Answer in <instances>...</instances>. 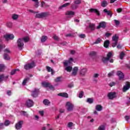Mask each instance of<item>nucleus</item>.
I'll return each mask as SVG.
<instances>
[{
  "mask_svg": "<svg viewBox=\"0 0 130 130\" xmlns=\"http://www.w3.org/2000/svg\"><path fill=\"white\" fill-rule=\"evenodd\" d=\"M83 96H84V91H81L79 93V98H83Z\"/></svg>",
  "mask_w": 130,
  "mask_h": 130,
  "instance_id": "obj_48",
  "label": "nucleus"
},
{
  "mask_svg": "<svg viewBox=\"0 0 130 130\" xmlns=\"http://www.w3.org/2000/svg\"><path fill=\"white\" fill-rule=\"evenodd\" d=\"M106 27V22L104 21H102L100 23L99 26L97 27V29H100V28H103L104 29Z\"/></svg>",
  "mask_w": 130,
  "mask_h": 130,
  "instance_id": "obj_13",
  "label": "nucleus"
},
{
  "mask_svg": "<svg viewBox=\"0 0 130 130\" xmlns=\"http://www.w3.org/2000/svg\"><path fill=\"white\" fill-rule=\"evenodd\" d=\"M22 124H23V121H19L15 125V128L16 129H21L22 128Z\"/></svg>",
  "mask_w": 130,
  "mask_h": 130,
  "instance_id": "obj_12",
  "label": "nucleus"
},
{
  "mask_svg": "<svg viewBox=\"0 0 130 130\" xmlns=\"http://www.w3.org/2000/svg\"><path fill=\"white\" fill-rule=\"evenodd\" d=\"M111 35V34H110L109 32H107L106 34V37H109V36H110Z\"/></svg>",
  "mask_w": 130,
  "mask_h": 130,
  "instance_id": "obj_63",
  "label": "nucleus"
},
{
  "mask_svg": "<svg viewBox=\"0 0 130 130\" xmlns=\"http://www.w3.org/2000/svg\"><path fill=\"white\" fill-rule=\"evenodd\" d=\"M42 85L45 88H50L51 90L54 88L53 87V86L49 83V82H43L42 83Z\"/></svg>",
  "mask_w": 130,
  "mask_h": 130,
  "instance_id": "obj_6",
  "label": "nucleus"
},
{
  "mask_svg": "<svg viewBox=\"0 0 130 130\" xmlns=\"http://www.w3.org/2000/svg\"><path fill=\"white\" fill-rule=\"evenodd\" d=\"M81 3H82L81 0H76L74 2V4H75V5H80Z\"/></svg>",
  "mask_w": 130,
  "mask_h": 130,
  "instance_id": "obj_50",
  "label": "nucleus"
},
{
  "mask_svg": "<svg viewBox=\"0 0 130 130\" xmlns=\"http://www.w3.org/2000/svg\"><path fill=\"white\" fill-rule=\"evenodd\" d=\"M10 122L9 120H6L4 123V125H5L6 126H8V125H10Z\"/></svg>",
  "mask_w": 130,
  "mask_h": 130,
  "instance_id": "obj_49",
  "label": "nucleus"
},
{
  "mask_svg": "<svg viewBox=\"0 0 130 130\" xmlns=\"http://www.w3.org/2000/svg\"><path fill=\"white\" fill-rule=\"evenodd\" d=\"M11 18L12 20H14V21H17L18 19H19V15L16 14H13L11 16Z\"/></svg>",
  "mask_w": 130,
  "mask_h": 130,
  "instance_id": "obj_20",
  "label": "nucleus"
},
{
  "mask_svg": "<svg viewBox=\"0 0 130 130\" xmlns=\"http://www.w3.org/2000/svg\"><path fill=\"white\" fill-rule=\"evenodd\" d=\"M124 55H125L124 53L123 52H121V53L120 54V58L121 59H123V57H124Z\"/></svg>",
  "mask_w": 130,
  "mask_h": 130,
  "instance_id": "obj_43",
  "label": "nucleus"
},
{
  "mask_svg": "<svg viewBox=\"0 0 130 130\" xmlns=\"http://www.w3.org/2000/svg\"><path fill=\"white\" fill-rule=\"evenodd\" d=\"M68 87L69 88H73V87H74V83H71L70 84L68 85Z\"/></svg>",
  "mask_w": 130,
  "mask_h": 130,
  "instance_id": "obj_57",
  "label": "nucleus"
},
{
  "mask_svg": "<svg viewBox=\"0 0 130 130\" xmlns=\"http://www.w3.org/2000/svg\"><path fill=\"white\" fill-rule=\"evenodd\" d=\"M47 13H38L36 15V18H44L45 17H47Z\"/></svg>",
  "mask_w": 130,
  "mask_h": 130,
  "instance_id": "obj_10",
  "label": "nucleus"
},
{
  "mask_svg": "<svg viewBox=\"0 0 130 130\" xmlns=\"http://www.w3.org/2000/svg\"><path fill=\"white\" fill-rule=\"evenodd\" d=\"M43 103L44 105L48 106L50 104V102L48 100L46 99L43 101Z\"/></svg>",
  "mask_w": 130,
  "mask_h": 130,
  "instance_id": "obj_32",
  "label": "nucleus"
},
{
  "mask_svg": "<svg viewBox=\"0 0 130 130\" xmlns=\"http://www.w3.org/2000/svg\"><path fill=\"white\" fill-rule=\"evenodd\" d=\"M89 28H90L91 30H95V24L93 23H89Z\"/></svg>",
  "mask_w": 130,
  "mask_h": 130,
  "instance_id": "obj_36",
  "label": "nucleus"
},
{
  "mask_svg": "<svg viewBox=\"0 0 130 130\" xmlns=\"http://www.w3.org/2000/svg\"><path fill=\"white\" fill-rule=\"evenodd\" d=\"M6 69V66L3 64H0V72H4Z\"/></svg>",
  "mask_w": 130,
  "mask_h": 130,
  "instance_id": "obj_35",
  "label": "nucleus"
},
{
  "mask_svg": "<svg viewBox=\"0 0 130 130\" xmlns=\"http://www.w3.org/2000/svg\"><path fill=\"white\" fill-rule=\"evenodd\" d=\"M78 70H79V68L78 67H74L72 71V75L73 76H76Z\"/></svg>",
  "mask_w": 130,
  "mask_h": 130,
  "instance_id": "obj_21",
  "label": "nucleus"
},
{
  "mask_svg": "<svg viewBox=\"0 0 130 130\" xmlns=\"http://www.w3.org/2000/svg\"><path fill=\"white\" fill-rule=\"evenodd\" d=\"M29 80L30 78H25L22 82V86H26V84H27V83H28V82H29Z\"/></svg>",
  "mask_w": 130,
  "mask_h": 130,
  "instance_id": "obj_25",
  "label": "nucleus"
},
{
  "mask_svg": "<svg viewBox=\"0 0 130 130\" xmlns=\"http://www.w3.org/2000/svg\"><path fill=\"white\" fill-rule=\"evenodd\" d=\"M47 40V37L46 36H44L42 37L41 40V42H45Z\"/></svg>",
  "mask_w": 130,
  "mask_h": 130,
  "instance_id": "obj_38",
  "label": "nucleus"
},
{
  "mask_svg": "<svg viewBox=\"0 0 130 130\" xmlns=\"http://www.w3.org/2000/svg\"><path fill=\"white\" fill-rule=\"evenodd\" d=\"M101 42V39L99 38L96 40L94 42V44H98L99 43H100Z\"/></svg>",
  "mask_w": 130,
  "mask_h": 130,
  "instance_id": "obj_45",
  "label": "nucleus"
},
{
  "mask_svg": "<svg viewBox=\"0 0 130 130\" xmlns=\"http://www.w3.org/2000/svg\"><path fill=\"white\" fill-rule=\"evenodd\" d=\"M53 38H54V40H56L57 41H58V37H57V36L54 35Z\"/></svg>",
  "mask_w": 130,
  "mask_h": 130,
  "instance_id": "obj_54",
  "label": "nucleus"
},
{
  "mask_svg": "<svg viewBox=\"0 0 130 130\" xmlns=\"http://www.w3.org/2000/svg\"><path fill=\"white\" fill-rule=\"evenodd\" d=\"M58 96H60L61 97H65L66 98H68L69 97V95L66 92L59 93L58 94Z\"/></svg>",
  "mask_w": 130,
  "mask_h": 130,
  "instance_id": "obj_23",
  "label": "nucleus"
},
{
  "mask_svg": "<svg viewBox=\"0 0 130 130\" xmlns=\"http://www.w3.org/2000/svg\"><path fill=\"white\" fill-rule=\"evenodd\" d=\"M104 13H105V14L108 15V16H110V17H111V16H112V15L111 14V12L107 10V9H104Z\"/></svg>",
  "mask_w": 130,
  "mask_h": 130,
  "instance_id": "obj_29",
  "label": "nucleus"
},
{
  "mask_svg": "<svg viewBox=\"0 0 130 130\" xmlns=\"http://www.w3.org/2000/svg\"><path fill=\"white\" fill-rule=\"evenodd\" d=\"M60 77H57L55 79V82H56V83H57L58 82H60Z\"/></svg>",
  "mask_w": 130,
  "mask_h": 130,
  "instance_id": "obj_51",
  "label": "nucleus"
},
{
  "mask_svg": "<svg viewBox=\"0 0 130 130\" xmlns=\"http://www.w3.org/2000/svg\"><path fill=\"white\" fill-rule=\"evenodd\" d=\"M17 72H20V70L19 69H14L11 71L10 75L13 76V75H15V74H17Z\"/></svg>",
  "mask_w": 130,
  "mask_h": 130,
  "instance_id": "obj_28",
  "label": "nucleus"
},
{
  "mask_svg": "<svg viewBox=\"0 0 130 130\" xmlns=\"http://www.w3.org/2000/svg\"><path fill=\"white\" fill-rule=\"evenodd\" d=\"M93 99L88 98L86 102H87V103H89V104H92V103H93Z\"/></svg>",
  "mask_w": 130,
  "mask_h": 130,
  "instance_id": "obj_39",
  "label": "nucleus"
},
{
  "mask_svg": "<svg viewBox=\"0 0 130 130\" xmlns=\"http://www.w3.org/2000/svg\"><path fill=\"white\" fill-rule=\"evenodd\" d=\"M39 92V89H35V90L32 91L31 96L32 97H37L38 96V93Z\"/></svg>",
  "mask_w": 130,
  "mask_h": 130,
  "instance_id": "obj_15",
  "label": "nucleus"
},
{
  "mask_svg": "<svg viewBox=\"0 0 130 130\" xmlns=\"http://www.w3.org/2000/svg\"><path fill=\"white\" fill-rule=\"evenodd\" d=\"M7 26L8 28H12L13 26V23L12 22H9L7 23Z\"/></svg>",
  "mask_w": 130,
  "mask_h": 130,
  "instance_id": "obj_42",
  "label": "nucleus"
},
{
  "mask_svg": "<svg viewBox=\"0 0 130 130\" xmlns=\"http://www.w3.org/2000/svg\"><path fill=\"white\" fill-rule=\"evenodd\" d=\"M73 61H74V59H73V58H70L68 60H66L63 62L64 67H66L65 70L67 72H72V70H73V67L70 66L71 64H72Z\"/></svg>",
  "mask_w": 130,
  "mask_h": 130,
  "instance_id": "obj_1",
  "label": "nucleus"
},
{
  "mask_svg": "<svg viewBox=\"0 0 130 130\" xmlns=\"http://www.w3.org/2000/svg\"><path fill=\"white\" fill-rule=\"evenodd\" d=\"M9 78V76H6L5 77L4 74L0 75V83L1 82H3V81H6Z\"/></svg>",
  "mask_w": 130,
  "mask_h": 130,
  "instance_id": "obj_18",
  "label": "nucleus"
},
{
  "mask_svg": "<svg viewBox=\"0 0 130 130\" xmlns=\"http://www.w3.org/2000/svg\"><path fill=\"white\" fill-rule=\"evenodd\" d=\"M89 12L90 13H95V14H96V15L98 16H99L100 15V14L99 13V11H98V10L96 9H89Z\"/></svg>",
  "mask_w": 130,
  "mask_h": 130,
  "instance_id": "obj_19",
  "label": "nucleus"
},
{
  "mask_svg": "<svg viewBox=\"0 0 130 130\" xmlns=\"http://www.w3.org/2000/svg\"><path fill=\"white\" fill-rule=\"evenodd\" d=\"M4 59H6V60H10V57L9 56V55L7 53H4Z\"/></svg>",
  "mask_w": 130,
  "mask_h": 130,
  "instance_id": "obj_37",
  "label": "nucleus"
},
{
  "mask_svg": "<svg viewBox=\"0 0 130 130\" xmlns=\"http://www.w3.org/2000/svg\"><path fill=\"white\" fill-rule=\"evenodd\" d=\"M52 70V69L49 67H47V71L49 72H50Z\"/></svg>",
  "mask_w": 130,
  "mask_h": 130,
  "instance_id": "obj_56",
  "label": "nucleus"
},
{
  "mask_svg": "<svg viewBox=\"0 0 130 130\" xmlns=\"http://www.w3.org/2000/svg\"><path fill=\"white\" fill-rule=\"evenodd\" d=\"M101 6H102V7H103V8H105L106 7H107V1H103L102 2Z\"/></svg>",
  "mask_w": 130,
  "mask_h": 130,
  "instance_id": "obj_31",
  "label": "nucleus"
},
{
  "mask_svg": "<svg viewBox=\"0 0 130 130\" xmlns=\"http://www.w3.org/2000/svg\"><path fill=\"white\" fill-rule=\"evenodd\" d=\"M115 92H109L108 94L109 99H113V98H115Z\"/></svg>",
  "mask_w": 130,
  "mask_h": 130,
  "instance_id": "obj_17",
  "label": "nucleus"
},
{
  "mask_svg": "<svg viewBox=\"0 0 130 130\" xmlns=\"http://www.w3.org/2000/svg\"><path fill=\"white\" fill-rule=\"evenodd\" d=\"M25 105L27 107H32L34 105V102L32 100H28L26 102Z\"/></svg>",
  "mask_w": 130,
  "mask_h": 130,
  "instance_id": "obj_9",
  "label": "nucleus"
},
{
  "mask_svg": "<svg viewBox=\"0 0 130 130\" xmlns=\"http://www.w3.org/2000/svg\"><path fill=\"white\" fill-rule=\"evenodd\" d=\"M119 38V37H118V35H115L112 37V41H113V43L112 44V47H115L117 45V43H118V39Z\"/></svg>",
  "mask_w": 130,
  "mask_h": 130,
  "instance_id": "obj_3",
  "label": "nucleus"
},
{
  "mask_svg": "<svg viewBox=\"0 0 130 130\" xmlns=\"http://www.w3.org/2000/svg\"><path fill=\"white\" fill-rule=\"evenodd\" d=\"M78 8V6L75 4H73L71 5V8L72 10H76V9Z\"/></svg>",
  "mask_w": 130,
  "mask_h": 130,
  "instance_id": "obj_47",
  "label": "nucleus"
},
{
  "mask_svg": "<svg viewBox=\"0 0 130 130\" xmlns=\"http://www.w3.org/2000/svg\"><path fill=\"white\" fill-rule=\"evenodd\" d=\"M108 77H112L113 76V72H111V73L108 74Z\"/></svg>",
  "mask_w": 130,
  "mask_h": 130,
  "instance_id": "obj_61",
  "label": "nucleus"
},
{
  "mask_svg": "<svg viewBox=\"0 0 130 130\" xmlns=\"http://www.w3.org/2000/svg\"><path fill=\"white\" fill-rule=\"evenodd\" d=\"M115 85V82H111L109 83V86L110 87H113V86H114Z\"/></svg>",
  "mask_w": 130,
  "mask_h": 130,
  "instance_id": "obj_55",
  "label": "nucleus"
},
{
  "mask_svg": "<svg viewBox=\"0 0 130 130\" xmlns=\"http://www.w3.org/2000/svg\"><path fill=\"white\" fill-rule=\"evenodd\" d=\"M95 109L98 111H101V110H102V109H103V107H102V106H101V105H98L96 106Z\"/></svg>",
  "mask_w": 130,
  "mask_h": 130,
  "instance_id": "obj_27",
  "label": "nucleus"
},
{
  "mask_svg": "<svg viewBox=\"0 0 130 130\" xmlns=\"http://www.w3.org/2000/svg\"><path fill=\"white\" fill-rule=\"evenodd\" d=\"M80 38H85L86 37V35L85 34H82L79 35Z\"/></svg>",
  "mask_w": 130,
  "mask_h": 130,
  "instance_id": "obj_58",
  "label": "nucleus"
},
{
  "mask_svg": "<svg viewBox=\"0 0 130 130\" xmlns=\"http://www.w3.org/2000/svg\"><path fill=\"white\" fill-rule=\"evenodd\" d=\"M98 130H105V126H104V125L100 126Z\"/></svg>",
  "mask_w": 130,
  "mask_h": 130,
  "instance_id": "obj_46",
  "label": "nucleus"
},
{
  "mask_svg": "<svg viewBox=\"0 0 130 130\" xmlns=\"http://www.w3.org/2000/svg\"><path fill=\"white\" fill-rule=\"evenodd\" d=\"M73 125H74V123L72 122H70L68 123L67 126H68V127H69V128H72Z\"/></svg>",
  "mask_w": 130,
  "mask_h": 130,
  "instance_id": "obj_40",
  "label": "nucleus"
},
{
  "mask_svg": "<svg viewBox=\"0 0 130 130\" xmlns=\"http://www.w3.org/2000/svg\"><path fill=\"white\" fill-rule=\"evenodd\" d=\"M4 38L6 39V41H8L10 39L13 40L15 38V36L13 34H6L4 36Z\"/></svg>",
  "mask_w": 130,
  "mask_h": 130,
  "instance_id": "obj_8",
  "label": "nucleus"
},
{
  "mask_svg": "<svg viewBox=\"0 0 130 130\" xmlns=\"http://www.w3.org/2000/svg\"><path fill=\"white\" fill-rule=\"evenodd\" d=\"M39 113L41 115V116H43L44 115V112L43 111H39Z\"/></svg>",
  "mask_w": 130,
  "mask_h": 130,
  "instance_id": "obj_53",
  "label": "nucleus"
},
{
  "mask_svg": "<svg viewBox=\"0 0 130 130\" xmlns=\"http://www.w3.org/2000/svg\"><path fill=\"white\" fill-rule=\"evenodd\" d=\"M4 52L5 53H11V50H10V48H7L4 50Z\"/></svg>",
  "mask_w": 130,
  "mask_h": 130,
  "instance_id": "obj_41",
  "label": "nucleus"
},
{
  "mask_svg": "<svg viewBox=\"0 0 130 130\" xmlns=\"http://www.w3.org/2000/svg\"><path fill=\"white\" fill-rule=\"evenodd\" d=\"M5 127V124L4 123H0V129H3Z\"/></svg>",
  "mask_w": 130,
  "mask_h": 130,
  "instance_id": "obj_52",
  "label": "nucleus"
},
{
  "mask_svg": "<svg viewBox=\"0 0 130 130\" xmlns=\"http://www.w3.org/2000/svg\"><path fill=\"white\" fill-rule=\"evenodd\" d=\"M35 67V63L34 61H31V63H29L27 64L24 66V68L25 70H30Z\"/></svg>",
  "mask_w": 130,
  "mask_h": 130,
  "instance_id": "obj_5",
  "label": "nucleus"
},
{
  "mask_svg": "<svg viewBox=\"0 0 130 130\" xmlns=\"http://www.w3.org/2000/svg\"><path fill=\"white\" fill-rule=\"evenodd\" d=\"M130 88V84L129 82H126L125 86H123V92H126L128 89Z\"/></svg>",
  "mask_w": 130,
  "mask_h": 130,
  "instance_id": "obj_14",
  "label": "nucleus"
},
{
  "mask_svg": "<svg viewBox=\"0 0 130 130\" xmlns=\"http://www.w3.org/2000/svg\"><path fill=\"white\" fill-rule=\"evenodd\" d=\"M75 12L72 11H68L66 12L65 15L66 16H69V18H73V16H75Z\"/></svg>",
  "mask_w": 130,
  "mask_h": 130,
  "instance_id": "obj_11",
  "label": "nucleus"
},
{
  "mask_svg": "<svg viewBox=\"0 0 130 130\" xmlns=\"http://www.w3.org/2000/svg\"><path fill=\"white\" fill-rule=\"evenodd\" d=\"M109 43H110L109 41L108 40L106 41L104 44V47H105L106 48H107V47L109 46Z\"/></svg>",
  "mask_w": 130,
  "mask_h": 130,
  "instance_id": "obj_33",
  "label": "nucleus"
},
{
  "mask_svg": "<svg viewBox=\"0 0 130 130\" xmlns=\"http://www.w3.org/2000/svg\"><path fill=\"white\" fill-rule=\"evenodd\" d=\"M68 6H70V3H66L63 4L62 6L59 7V10H62V8H66L68 7Z\"/></svg>",
  "mask_w": 130,
  "mask_h": 130,
  "instance_id": "obj_26",
  "label": "nucleus"
},
{
  "mask_svg": "<svg viewBox=\"0 0 130 130\" xmlns=\"http://www.w3.org/2000/svg\"><path fill=\"white\" fill-rule=\"evenodd\" d=\"M5 47H6V45L3 44V42H2V41H0V52H1Z\"/></svg>",
  "mask_w": 130,
  "mask_h": 130,
  "instance_id": "obj_30",
  "label": "nucleus"
},
{
  "mask_svg": "<svg viewBox=\"0 0 130 130\" xmlns=\"http://www.w3.org/2000/svg\"><path fill=\"white\" fill-rule=\"evenodd\" d=\"M125 119L126 121H128L129 120V116H126L125 117Z\"/></svg>",
  "mask_w": 130,
  "mask_h": 130,
  "instance_id": "obj_59",
  "label": "nucleus"
},
{
  "mask_svg": "<svg viewBox=\"0 0 130 130\" xmlns=\"http://www.w3.org/2000/svg\"><path fill=\"white\" fill-rule=\"evenodd\" d=\"M96 54V53L95 51H91L89 53L90 56H95Z\"/></svg>",
  "mask_w": 130,
  "mask_h": 130,
  "instance_id": "obj_44",
  "label": "nucleus"
},
{
  "mask_svg": "<svg viewBox=\"0 0 130 130\" xmlns=\"http://www.w3.org/2000/svg\"><path fill=\"white\" fill-rule=\"evenodd\" d=\"M99 77V74L98 73H95L93 75V82H95V83H97L98 82V80L96 79Z\"/></svg>",
  "mask_w": 130,
  "mask_h": 130,
  "instance_id": "obj_24",
  "label": "nucleus"
},
{
  "mask_svg": "<svg viewBox=\"0 0 130 130\" xmlns=\"http://www.w3.org/2000/svg\"><path fill=\"white\" fill-rule=\"evenodd\" d=\"M66 107L68 111H72L74 108V104H72L71 102H67Z\"/></svg>",
  "mask_w": 130,
  "mask_h": 130,
  "instance_id": "obj_7",
  "label": "nucleus"
},
{
  "mask_svg": "<svg viewBox=\"0 0 130 130\" xmlns=\"http://www.w3.org/2000/svg\"><path fill=\"white\" fill-rule=\"evenodd\" d=\"M117 75L118 77H119V80H121L122 79H123L124 78V75H123V73L121 72V71H118L117 72Z\"/></svg>",
  "mask_w": 130,
  "mask_h": 130,
  "instance_id": "obj_16",
  "label": "nucleus"
},
{
  "mask_svg": "<svg viewBox=\"0 0 130 130\" xmlns=\"http://www.w3.org/2000/svg\"><path fill=\"white\" fill-rule=\"evenodd\" d=\"M41 7L42 8H43V7H45V3H44V2H42V3H41Z\"/></svg>",
  "mask_w": 130,
  "mask_h": 130,
  "instance_id": "obj_64",
  "label": "nucleus"
},
{
  "mask_svg": "<svg viewBox=\"0 0 130 130\" xmlns=\"http://www.w3.org/2000/svg\"><path fill=\"white\" fill-rule=\"evenodd\" d=\"M114 22L116 25H119V21L117 20H114Z\"/></svg>",
  "mask_w": 130,
  "mask_h": 130,
  "instance_id": "obj_62",
  "label": "nucleus"
},
{
  "mask_svg": "<svg viewBox=\"0 0 130 130\" xmlns=\"http://www.w3.org/2000/svg\"><path fill=\"white\" fill-rule=\"evenodd\" d=\"M32 2H34L35 5V7L36 8H38L39 7V2H38V0H31Z\"/></svg>",
  "mask_w": 130,
  "mask_h": 130,
  "instance_id": "obj_34",
  "label": "nucleus"
},
{
  "mask_svg": "<svg viewBox=\"0 0 130 130\" xmlns=\"http://www.w3.org/2000/svg\"><path fill=\"white\" fill-rule=\"evenodd\" d=\"M113 56V54H112V52H109L107 55V57H103L102 58V60L104 63L107 62V61H108V60H109V59H110V58Z\"/></svg>",
  "mask_w": 130,
  "mask_h": 130,
  "instance_id": "obj_4",
  "label": "nucleus"
},
{
  "mask_svg": "<svg viewBox=\"0 0 130 130\" xmlns=\"http://www.w3.org/2000/svg\"><path fill=\"white\" fill-rule=\"evenodd\" d=\"M117 13H121V12H122V9H121V8L117 9Z\"/></svg>",
  "mask_w": 130,
  "mask_h": 130,
  "instance_id": "obj_60",
  "label": "nucleus"
},
{
  "mask_svg": "<svg viewBox=\"0 0 130 130\" xmlns=\"http://www.w3.org/2000/svg\"><path fill=\"white\" fill-rule=\"evenodd\" d=\"M28 41H29V37H25L22 39H18L17 40V46L19 49L22 50L24 47V42H28Z\"/></svg>",
  "mask_w": 130,
  "mask_h": 130,
  "instance_id": "obj_2",
  "label": "nucleus"
},
{
  "mask_svg": "<svg viewBox=\"0 0 130 130\" xmlns=\"http://www.w3.org/2000/svg\"><path fill=\"white\" fill-rule=\"evenodd\" d=\"M86 73H87V69L84 68L80 71V74L81 76H85V75H86Z\"/></svg>",
  "mask_w": 130,
  "mask_h": 130,
  "instance_id": "obj_22",
  "label": "nucleus"
}]
</instances>
